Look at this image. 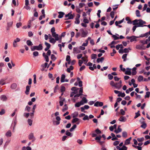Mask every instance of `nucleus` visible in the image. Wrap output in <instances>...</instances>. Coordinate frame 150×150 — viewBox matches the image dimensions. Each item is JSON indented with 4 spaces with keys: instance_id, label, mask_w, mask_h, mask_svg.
<instances>
[{
    "instance_id": "f03ea898",
    "label": "nucleus",
    "mask_w": 150,
    "mask_h": 150,
    "mask_svg": "<svg viewBox=\"0 0 150 150\" xmlns=\"http://www.w3.org/2000/svg\"><path fill=\"white\" fill-rule=\"evenodd\" d=\"M43 48L41 44H40L38 46H34L31 48L32 51H34L35 50H41Z\"/></svg>"
},
{
    "instance_id": "3c124183",
    "label": "nucleus",
    "mask_w": 150,
    "mask_h": 150,
    "mask_svg": "<svg viewBox=\"0 0 150 150\" xmlns=\"http://www.w3.org/2000/svg\"><path fill=\"white\" fill-rule=\"evenodd\" d=\"M112 37L114 38V39L115 40H117L119 39V37L117 36L114 35H112Z\"/></svg>"
},
{
    "instance_id": "9d476101",
    "label": "nucleus",
    "mask_w": 150,
    "mask_h": 150,
    "mask_svg": "<svg viewBox=\"0 0 150 150\" xmlns=\"http://www.w3.org/2000/svg\"><path fill=\"white\" fill-rule=\"evenodd\" d=\"M89 108V107L88 105H85L83 107H81V112H86V111H84L85 109H88Z\"/></svg>"
},
{
    "instance_id": "f3484780",
    "label": "nucleus",
    "mask_w": 150,
    "mask_h": 150,
    "mask_svg": "<svg viewBox=\"0 0 150 150\" xmlns=\"http://www.w3.org/2000/svg\"><path fill=\"white\" fill-rule=\"evenodd\" d=\"M131 139V137L126 139L125 142V144L126 145H128L130 144V141Z\"/></svg>"
},
{
    "instance_id": "680f3d73",
    "label": "nucleus",
    "mask_w": 150,
    "mask_h": 150,
    "mask_svg": "<svg viewBox=\"0 0 150 150\" xmlns=\"http://www.w3.org/2000/svg\"><path fill=\"white\" fill-rule=\"evenodd\" d=\"M30 107H29L27 105L26 106V108L25 109V110H27L28 112H30Z\"/></svg>"
},
{
    "instance_id": "6ab92c4d",
    "label": "nucleus",
    "mask_w": 150,
    "mask_h": 150,
    "mask_svg": "<svg viewBox=\"0 0 150 150\" xmlns=\"http://www.w3.org/2000/svg\"><path fill=\"white\" fill-rule=\"evenodd\" d=\"M58 13L59 15L58 16V17L60 18H62L65 14L64 13L61 11L59 12Z\"/></svg>"
},
{
    "instance_id": "338daca9",
    "label": "nucleus",
    "mask_w": 150,
    "mask_h": 150,
    "mask_svg": "<svg viewBox=\"0 0 150 150\" xmlns=\"http://www.w3.org/2000/svg\"><path fill=\"white\" fill-rule=\"evenodd\" d=\"M81 105V104L80 103L78 102L75 104V106L76 107H79Z\"/></svg>"
},
{
    "instance_id": "f257e3e1",
    "label": "nucleus",
    "mask_w": 150,
    "mask_h": 150,
    "mask_svg": "<svg viewBox=\"0 0 150 150\" xmlns=\"http://www.w3.org/2000/svg\"><path fill=\"white\" fill-rule=\"evenodd\" d=\"M133 25H136L138 27H143L144 26H146L147 25H144L145 24L146 22L141 19L139 20L135 19L132 21Z\"/></svg>"
},
{
    "instance_id": "9b49d317",
    "label": "nucleus",
    "mask_w": 150,
    "mask_h": 150,
    "mask_svg": "<svg viewBox=\"0 0 150 150\" xmlns=\"http://www.w3.org/2000/svg\"><path fill=\"white\" fill-rule=\"evenodd\" d=\"M140 122L142 124L140 126L141 127L144 129L146 128L147 126V125L145 122L143 121L141 122V120H140Z\"/></svg>"
},
{
    "instance_id": "69168bd1",
    "label": "nucleus",
    "mask_w": 150,
    "mask_h": 150,
    "mask_svg": "<svg viewBox=\"0 0 150 150\" xmlns=\"http://www.w3.org/2000/svg\"><path fill=\"white\" fill-rule=\"evenodd\" d=\"M64 106L65 107L63 108L62 110V111L63 112H64V111L67 110L68 109V107L67 106V104H65Z\"/></svg>"
},
{
    "instance_id": "2eb2a0df",
    "label": "nucleus",
    "mask_w": 150,
    "mask_h": 150,
    "mask_svg": "<svg viewBox=\"0 0 150 150\" xmlns=\"http://www.w3.org/2000/svg\"><path fill=\"white\" fill-rule=\"evenodd\" d=\"M31 87V86H27L26 88V91H25V93L26 95H28L29 93V92L30 90V88Z\"/></svg>"
},
{
    "instance_id": "39448f33",
    "label": "nucleus",
    "mask_w": 150,
    "mask_h": 150,
    "mask_svg": "<svg viewBox=\"0 0 150 150\" xmlns=\"http://www.w3.org/2000/svg\"><path fill=\"white\" fill-rule=\"evenodd\" d=\"M80 17V15L79 14H77L75 18V21H74V23L76 24H79L80 22L79 20V18Z\"/></svg>"
},
{
    "instance_id": "e2e57ef3",
    "label": "nucleus",
    "mask_w": 150,
    "mask_h": 150,
    "mask_svg": "<svg viewBox=\"0 0 150 150\" xmlns=\"http://www.w3.org/2000/svg\"><path fill=\"white\" fill-rule=\"evenodd\" d=\"M82 100L84 103H86L87 102V100L85 97H83L82 98Z\"/></svg>"
},
{
    "instance_id": "423d86ee",
    "label": "nucleus",
    "mask_w": 150,
    "mask_h": 150,
    "mask_svg": "<svg viewBox=\"0 0 150 150\" xmlns=\"http://www.w3.org/2000/svg\"><path fill=\"white\" fill-rule=\"evenodd\" d=\"M80 31L81 32V35L82 37H86L87 33H86L83 29H80Z\"/></svg>"
},
{
    "instance_id": "052dcab7",
    "label": "nucleus",
    "mask_w": 150,
    "mask_h": 150,
    "mask_svg": "<svg viewBox=\"0 0 150 150\" xmlns=\"http://www.w3.org/2000/svg\"><path fill=\"white\" fill-rule=\"evenodd\" d=\"M45 45L48 48H50L51 45L49 43H47L46 42H45Z\"/></svg>"
},
{
    "instance_id": "ea45409f",
    "label": "nucleus",
    "mask_w": 150,
    "mask_h": 150,
    "mask_svg": "<svg viewBox=\"0 0 150 150\" xmlns=\"http://www.w3.org/2000/svg\"><path fill=\"white\" fill-rule=\"evenodd\" d=\"M136 14L137 16L140 17L141 16L140 11L138 10H137L136 11Z\"/></svg>"
},
{
    "instance_id": "bf43d9fd",
    "label": "nucleus",
    "mask_w": 150,
    "mask_h": 150,
    "mask_svg": "<svg viewBox=\"0 0 150 150\" xmlns=\"http://www.w3.org/2000/svg\"><path fill=\"white\" fill-rule=\"evenodd\" d=\"M120 69L121 70L123 71V72L125 71H126V69L125 68H124L122 67V64L120 65Z\"/></svg>"
},
{
    "instance_id": "a19ab883",
    "label": "nucleus",
    "mask_w": 150,
    "mask_h": 150,
    "mask_svg": "<svg viewBox=\"0 0 150 150\" xmlns=\"http://www.w3.org/2000/svg\"><path fill=\"white\" fill-rule=\"evenodd\" d=\"M143 79V77L142 76H139L138 78V80L139 82H140Z\"/></svg>"
},
{
    "instance_id": "7c9ffc66",
    "label": "nucleus",
    "mask_w": 150,
    "mask_h": 150,
    "mask_svg": "<svg viewBox=\"0 0 150 150\" xmlns=\"http://www.w3.org/2000/svg\"><path fill=\"white\" fill-rule=\"evenodd\" d=\"M66 60L68 62V64H70V57L69 55H67V57L66 58Z\"/></svg>"
},
{
    "instance_id": "c03bdc74",
    "label": "nucleus",
    "mask_w": 150,
    "mask_h": 150,
    "mask_svg": "<svg viewBox=\"0 0 150 150\" xmlns=\"http://www.w3.org/2000/svg\"><path fill=\"white\" fill-rule=\"evenodd\" d=\"M83 22L85 23H89V21L86 17H83Z\"/></svg>"
},
{
    "instance_id": "0eeeda50",
    "label": "nucleus",
    "mask_w": 150,
    "mask_h": 150,
    "mask_svg": "<svg viewBox=\"0 0 150 150\" xmlns=\"http://www.w3.org/2000/svg\"><path fill=\"white\" fill-rule=\"evenodd\" d=\"M28 137L29 139L30 140L33 139L32 141V142H34L35 140V138L34 137L33 134V133H31L29 135Z\"/></svg>"
},
{
    "instance_id": "20e7f679",
    "label": "nucleus",
    "mask_w": 150,
    "mask_h": 150,
    "mask_svg": "<svg viewBox=\"0 0 150 150\" xmlns=\"http://www.w3.org/2000/svg\"><path fill=\"white\" fill-rule=\"evenodd\" d=\"M83 88L81 87L80 88V90L79 91V93H77L74 96V97L76 98L77 97H79L83 95Z\"/></svg>"
},
{
    "instance_id": "13d9d810",
    "label": "nucleus",
    "mask_w": 150,
    "mask_h": 150,
    "mask_svg": "<svg viewBox=\"0 0 150 150\" xmlns=\"http://www.w3.org/2000/svg\"><path fill=\"white\" fill-rule=\"evenodd\" d=\"M144 139L143 137L137 138V140L139 142H142L144 141Z\"/></svg>"
},
{
    "instance_id": "4c0bfd02",
    "label": "nucleus",
    "mask_w": 150,
    "mask_h": 150,
    "mask_svg": "<svg viewBox=\"0 0 150 150\" xmlns=\"http://www.w3.org/2000/svg\"><path fill=\"white\" fill-rule=\"evenodd\" d=\"M125 94L124 93H121L120 92L119 94L118 95V96L119 97H124L125 96Z\"/></svg>"
},
{
    "instance_id": "864d4df0",
    "label": "nucleus",
    "mask_w": 150,
    "mask_h": 150,
    "mask_svg": "<svg viewBox=\"0 0 150 150\" xmlns=\"http://www.w3.org/2000/svg\"><path fill=\"white\" fill-rule=\"evenodd\" d=\"M81 59L84 62V64H86L88 62V59H85L84 57H83L81 58Z\"/></svg>"
},
{
    "instance_id": "09e8293b",
    "label": "nucleus",
    "mask_w": 150,
    "mask_h": 150,
    "mask_svg": "<svg viewBox=\"0 0 150 150\" xmlns=\"http://www.w3.org/2000/svg\"><path fill=\"white\" fill-rule=\"evenodd\" d=\"M150 95V92L147 91L146 93V95L144 96L145 98H149Z\"/></svg>"
},
{
    "instance_id": "393cba45",
    "label": "nucleus",
    "mask_w": 150,
    "mask_h": 150,
    "mask_svg": "<svg viewBox=\"0 0 150 150\" xmlns=\"http://www.w3.org/2000/svg\"><path fill=\"white\" fill-rule=\"evenodd\" d=\"M49 39H50V42L53 44H54L55 43L56 41H57L55 39H54V38H49Z\"/></svg>"
},
{
    "instance_id": "dca6fc26",
    "label": "nucleus",
    "mask_w": 150,
    "mask_h": 150,
    "mask_svg": "<svg viewBox=\"0 0 150 150\" xmlns=\"http://www.w3.org/2000/svg\"><path fill=\"white\" fill-rule=\"evenodd\" d=\"M122 87V85L119 83L118 82L116 83H115V87L117 89H119Z\"/></svg>"
},
{
    "instance_id": "4be33fe9",
    "label": "nucleus",
    "mask_w": 150,
    "mask_h": 150,
    "mask_svg": "<svg viewBox=\"0 0 150 150\" xmlns=\"http://www.w3.org/2000/svg\"><path fill=\"white\" fill-rule=\"evenodd\" d=\"M1 99L3 101H6L7 100V98L5 95H2L0 97Z\"/></svg>"
},
{
    "instance_id": "6e6552de",
    "label": "nucleus",
    "mask_w": 150,
    "mask_h": 150,
    "mask_svg": "<svg viewBox=\"0 0 150 150\" xmlns=\"http://www.w3.org/2000/svg\"><path fill=\"white\" fill-rule=\"evenodd\" d=\"M103 105V103L102 102L97 101L94 104V106L96 107H101Z\"/></svg>"
},
{
    "instance_id": "c9c22d12",
    "label": "nucleus",
    "mask_w": 150,
    "mask_h": 150,
    "mask_svg": "<svg viewBox=\"0 0 150 150\" xmlns=\"http://www.w3.org/2000/svg\"><path fill=\"white\" fill-rule=\"evenodd\" d=\"M148 40H141L140 41V42L142 44V45H144L145 44H147L148 43Z\"/></svg>"
},
{
    "instance_id": "a878e982",
    "label": "nucleus",
    "mask_w": 150,
    "mask_h": 150,
    "mask_svg": "<svg viewBox=\"0 0 150 150\" xmlns=\"http://www.w3.org/2000/svg\"><path fill=\"white\" fill-rule=\"evenodd\" d=\"M71 121V122L72 123H76L78 122L79 120V119L77 117L73 118Z\"/></svg>"
},
{
    "instance_id": "774afa93",
    "label": "nucleus",
    "mask_w": 150,
    "mask_h": 150,
    "mask_svg": "<svg viewBox=\"0 0 150 150\" xmlns=\"http://www.w3.org/2000/svg\"><path fill=\"white\" fill-rule=\"evenodd\" d=\"M83 119L84 120H88L89 118L88 116L87 115H85L84 116V117H83Z\"/></svg>"
},
{
    "instance_id": "412c9836",
    "label": "nucleus",
    "mask_w": 150,
    "mask_h": 150,
    "mask_svg": "<svg viewBox=\"0 0 150 150\" xmlns=\"http://www.w3.org/2000/svg\"><path fill=\"white\" fill-rule=\"evenodd\" d=\"M120 126H118L117 129H116L114 131V132L116 134H118L122 131V129L120 127Z\"/></svg>"
},
{
    "instance_id": "72a5a7b5",
    "label": "nucleus",
    "mask_w": 150,
    "mask_h": 150,
    "mask_svg": "<svg viewBox=\"0 0 150 150\" xmlns=\"http://www.w3.org/2000/svg\"><path fill=\"white\" fill-rule=\"evenodd\" d=\"M76 125L75 124L73 125L70 129V131L71 132L73 131L74 129L76 127Z\"/></svg>"
},
{
    "instance_id": "bb28decb",
    "label": "nucleus",
    "mask_w": 150,
    "mask_h": 150,
    "mask_svg": "<svg viewBox=\"0 0 150 150\" xmlns=\"http://www.w3.org/2000/svg\"><path fill=\"white\" fill-rule=\"evenodd\" d=\"M72 115L73 118H75L76 117H78V112L77 111L74 112V113L72 114Z\"/></svg>"
},
{
    "instance_id": "c85d7f7f",
    "label": "nucleus",
    "mask_w": 150,
    "mask_h": 150,
    "mask_svg": "<svg viewBox=\"0 0 150 150\" xmlns=\"http://www.w3.org/2000/svg\"><path fill=\"white\" fill-rule=\"evenodd\" d=\"M139 37H136L134 36H131V38L130 39V42H132L136 40V38H138Z\"/></svg>"
},
{
    "instance_id": "c756f323",
    "label": "nucleus",
    "mask_w": 150,
    "mask_h": 150,
    "mask_svg": "<svg viewBox=\"0 0 150 150\" xmlns=\"http://www.w3.org/2000/svg\"><path fill=\"white\" fill-rule=\"evenodd\" d=\"M17 86V84L16 83H13L11 85V88L12 89H14L16 88Z\"/></svg>"
},
{
    "instance_id": "37998d69",
    "label": "nucleus",
    "mask_w": 150,
    "mask_h": 150,
    "mask_svg": "<svg viewBox=\"0 0 150 150\" xmlns=\"http://www.w3.org/2000/svg\"><path fill=\"white\" fill-rule=\"evenodd\" d=\"M53 123L54 125H58L60 124V122L57 121H53Z\"/></svg>"
},
{
    "instance_id": "e433bc0d",
    "label": "nucleus",
    "mask_w": 150,
    "mask_h": 150,
    "mask_svg": "<svg viewBox=\"0 0 150 150\" xmlns=\"http://www.w3.org/2000/svg\"><path fill=\"white\" fill-rule=\"evenodd\" d=\"M26 43L29 46H32L33 45V43L30 40H28L27 41Z\"/></svg>"
},
{
    "instance_id": "f704fd0d",
    "label": "nucleus",
    "mask_w": 150,
    "mask_h": 150,
    "mask_svg": "<svg viewBox=\"0 0 150 150\" xmlns=\"http://www.w3.org/2000/svg\"><path fill=\"white\" fill-rule=\"evenodd\" d=\"M65 100V99L64 98H62L60 99V101H59V104L60 106H62L63 104V102Z\"/></svg>"
},
{
    "instance_id": "0e129e2a",
    "label": "nucleus",
    "mask_w": 150,
    "mask_h": 150,
    "mask_svg": "<svg viewBox=\"0 0 150 150\" xmlns=\"http://www.w3.org/2000/svg\"><path fill=\"white\" fill-rule=\"evenodd\" d=\"M95 132L97 134L101 133V132L98 129H97L95 130Z\"/></svg>"
},
{
    "instance_id": "5701e85b",
    "label": "nucleus",
    "mask_w": 150,
    "mask_h": 150,
    "mask_svg": "<svg viewBox=\"0 0 150 150\" xmlns=\"http://www.w3.org/2000/svg\"><path fill=\"white\" fill-rule=\"evenodd\" d=\"M137 68L135 67H134L132 69V75H135L137 74V71H136Z\"/></svg>"
},
{
    "instance_id": "aec40b11",
    "label": "nucleus",
    "mask_w": 150,
    "mask_h": 150,
    "mask_svg": "<svg viewBox=\"0 0 150 150\" xmlns=\"http://www.w3.org/2000/svg\"><path fill=\"white\" fill-rule=\"evenodd\" d=\"M119 120L121 122H125L126 120V118L123 116H121L119 119Z\"/></svg>"
},
{
    "instance_id": "cd10ccee",
    "label": "nucleus",
    "mask_w": 150,
    "mask_h": 150,
    "mask_svg": "<svg viewBox=\"0 0 150 150\" xmlns=\"http://www.w3.org/2000/svg\"><path fill=\"white\" fill-rule=\"evenodd\" d=\"M65 77V75L62 74L61 76L60 81L62 83L64 82L65 81L64 79Z\"/></svg>"
},
{
    "instance_id": "6e6d98bb",
    "label": "nucleus",
    "mask_w": 150,
    "mask_h": 150,
    "mask_svg": "<svg viewBox=\"0 0 150 150\" xmlns=\"http://www.w3.org/2000/svg\"><path fill=\"white\" fill-rule=\"evenodd\" d=\"M51 59L53 61L55 60L56 59V58L55 57V55L53 54H52L51 55Z\"/></svg>"
},
{
    "instance_id": "4468645a",
    "label": "nucleus",
    "mask_w": 150,
    "mask_h": 150,
    "mask_svg": "<svg viewBox=\"0 0 150 150\" xmlns=\"http://www.w3.org/2000/svg\"><path fill=\"white\" fill-rule=\"evenodd\" d=\"M52 36L55 38L56 40L58 41L59 40V38L58 37V34L56 33H52Z\"/></svg>"
},
{
    "instance_id": "8fccbe9b",
    "label": "nucleus",
    "mask_w": 150,
    "mask_h": 150,
    "mask_svg": "<svg viewBox=\"0 0 150 150\" xmlns=\"http://www.w3.org/2000/svg\"><path fill=\"white\" fill-rule=\"evenodd\" d=\"M73 50L74 51L77 53H79L80 52V50H79L77 48H74Z\"/></svg>"
},
{
    "instance_id": "b1692460",
    "label": "nucleus",
    "mask_w": 150,
    "mask_h": 150,
    "mask_svg": "<svg viewBox=\"0 0 150 150\" xmlns=\"http://www.w3.org/2000/svg\"><path fill=\"white\" fill-rule=\"evenodd\" d=\"M104 57H102L100 58H98L97 59V62L98 63H99L100 62H102L104 60Z\"/></svg>"
},
{
    "instance_id": "4d7b16f0",
    "label": "nucleus",
    "mask_w": 150,
    "mask_h": 150,
    "mask_svg": "<svg viewBox=\"0 0 150 150\" xmlns=\"http://www.w3.org/2000/svg\"><path fill=\"white\" fill-rule=\"evenodd\" d=\"M28 122L29 125H32L33 122V121L32 120L30 119H28Z\"/></svg>"
},
{
    "instance_id": "a211bd4d",
    "label": "nucleus",
    "mask_w": 150,
    "mask_h": 150,
    "mask_svg": "<svg viewBox=\"0 0 150 150\" xmlns=\"http://www.w3.org/2000/svg\"><path fill=\"white\" fill-rule=\"evenodd\" d=\"M5 135L7 137H11L12 135V133L11 130H8L6 133Z\"/></svg>"
},
{
    "instance_id": "603ef678",
    "label": "nucleus",
    "mask_w": 150,
    "mask_h": 150,
    "mask_svg": "<svg viewBox=\"0 0 150 150\" xmlns=\"http://www.w3.org/2000/svg\"><path fill=\"white\" fill-rule=\"evenodd\" d=\"M108 79L110 80H111L113 78V76L112 75L110 74H109L108 75Z\"/></svg>"
},
{
    "instance_id": "5fc2aeb1",
    "label": "nucleus",
    "mask_w": 150,
    "mask_h": 150,
    "mask_svg": "<svg viewBox=\"0 0 150 150\" xmlns=\"http://www.w3.org/2000/svg\"><path fill=\"white\" fill-rule=\"evenodd\" d=\"M33 54L34 57H36L38 55L39 53L37 51H35L33 52Z\"/></svg>"
},
{
    "instance_id": "58836bf2",
    "label": "nucleus",
    "mask_w": 150,
    "mask_h": 150,
    "mask_svg": "<svg viewBox=\"0 0 150 150\" xmlns=\"http://www.w3.org/2000/svg\"><path fill=\"white\" fill-rule=\"evenodd\" d=\"M65 134L67 136H69L71 137L72 136V134L69 132V130H67L66 131Z\"/></svg>"
},
{
    "instance_id": "79ce46f5",
    "label": "nucleus",
    "mask_w": 150,
    "mask_h": 150,
    "mask_svg": "<svg viewBox=\"0 0 150 150\" xmlns=\"http://www.w3.org/2000/svg\"><path fill=\"white\" fill-rule=\"evenodd\" d=\"M92 59H96L97 58V55L96 54H93L91 56Z\"/></svg>"
},
{
    "instance_id": "49530a36",
    "label": "nucleus",
    "mask_w": 150,
    "mask_h": 150,
    "mask_svg": "<svg viewBox=\"0 0 150 150\" xmlns=\"http://www.w3.org/2000/svg\"><path fill=\"white\" fill-rule=\"evenodd\" d=\"M122 136L124 138H126L127 137V134L126 132L124 131L122 132Z\"/></svg>"
},
{
    "instance_id": "7ed1b4c3",
    "label": "nucleus",
    "mask_w": 150,
    "mask_h": 150,
    "mask_svg": "<svg viewBox=\"0 0 150 150\" xmlns=\"http://www.w3.org/2000/svg\"><path fill=\"white\" fill-rule=\"evenodd\" d=\"M74 15L71 14V12H70L65 15V17L67 18H65L64 20H66L68 19H72L74 18Z\"/></svg>"
},
{
    "instance_id": "1a4fd4ad",
    "label": "nucleus",
    "mask_w": 150,
    "mask_h": 150,
    "mask_svg": "<svg viewBox=\"0 0 150 150\" xmlns=\"http://www.w3.org/2000/svg\"><path fill=\"white\" fill-rule=\"evenodd\" d=\"M136 48L138 50H145V48L144 47L143 45H137L136 46Z\"/></svg>"
},
{
    "instance_id": "ddd939ff",
    "label": "nucleus",
    "mask_w": 150,
    "mask_h": 150,
    "mask_svg": "<svg viewBox=\"0 0 150 150\" xmlns=\"http://www.w3.org/2000/svg\"><path fill=\"white\" fill-rule=\"evenodd\" d=\"M127 70L125 71V74H126L129 75H131L132 74L131 70V69L127 68L126 69Z\"/></svg>"
},
{
    "instance_id": "f8f14e48",
    "label": "nucleus",
    "mask_w": 150,
    "mask_h": 150,
    "mask_svg": "<svg viewBox=\"0 0 150 150\" xmlns=\"http://www.w3.org/2000/svg\"><path fill=\"white\" fill-rule=\"evenodd\" d=\"M116 148L119 150H127V147L124 145H123L122 147L121 148L120 147L118 146H117Z\"/></svg>"
},
{
    "instance_id": "473e14b6",
    "label": "nucleus",
    "mask_w": 150,
    "mask_h": 150,
    "mask_svg": "<svg viewBox=\"0 0 150 150\" xmlns=\"http://www.w3.org/2000/svg\"><path fill=\"white\" fill-rule=\"evenodd\" d=\"M132 146L136 149H137L138 150H142V147L139 146H137L134 145H132Z\"/></svg>"
},
{
    "instance_id": "2f4dec72",
    "label": "nucleus",
    "mask_w": 150,
    "mask_h": 150,
    "mask_svg": "<svg viewBox=\"0 0 150 150\" xmlns=\"http://www.w3.org/2000/svg\"><path fill=\"white\" fill-rule=\"evenodd\" d=\"M127 54H125L122 55V58L123 59V61L124 62H125L127 60Z\"/></svg>"
},
{
    "instance_id": "de8ad7c7",
    "label": "nucleus",
    "mask_w": 150,
    "mask_h": 150,
    "mask_svg": "<svg viewBox=\"0 0 150 150\" xmlns=\"http://www.w3.org/2000/svg\"><path fill=\"white\" fill-rule=\"evenodd\" d=\"M65 90V88L64 86H61L60 88V91L61 92H64Z\"/></svg>"
},
{
    "instance_id": "a18cd8bd",
    "label": "nucleus",
    "mask_w": 150,
    "mask_h": 150,
    "mask_svg": "<svg viewBox=\"0 0 150 150\" xmlns=\"http://www.w3.org/2000/svg\"><path fill=\"white\" fill-rule=\"evenodd\" d=\"M139 112V111H138L137 112L135 113L136 115L134 117V119L136 118L140 115Z\"/></svg>"
}]
</instances>
